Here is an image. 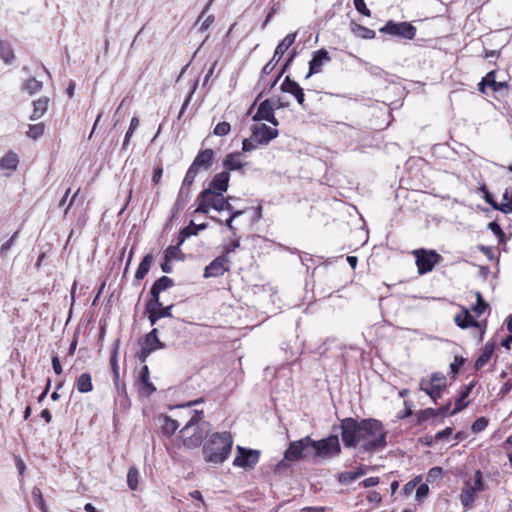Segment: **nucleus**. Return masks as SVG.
<instances>
[{
	"label": "nucleus",
	"mask_w": 512,
	"mask_h": 512,
	"mask_svg": "<svg viewBox=\"0 0 512 512\" xmlns=\"http://www.w3.org/2000/svg\"><path fill=\"white\" fill-rule=\"evenodd\" d=\"M232 447L233 438L229 432H215L203 444V458L207 463L221 465L229 458Z\"/></svg>",
	"instance_id": "1"
},
{
	"label": "nucleus",
	"mask_w": 512,
	"mask_h": 512,
	"mask_svg": "<svg viewBox=\"0 0 512 512\" xmlns=\"http://www.w3.org/2000/svg\"><path fill=\"white\" fill-rule=\"evenodd\" d=\"M367 424L363 428L364 436L360 445V451L364 453H377L387 446L388 430L383 423L376 418H365Z\"/></svg>",
	"instance_id": "2"
},
{
	"label": "nucleus",
	"mask_w": 512,
	"mask_h": 512,
	"mask_svg": "<svg viewBox=\"0 0 512 512\" xmlns=\"http://www.w3.org/2000/svg\"><path fill=\"white\" fill-rule=\"evenodd\" d=\"M367 421L346 417L340 421L341 440L345 448H356L361 445Z\"/></svg>",
	"instance_id": "3"
},
{
	"label": "nucleus",
	"mask_w": 512,
	"mask_h": 512,
	"mask_svg": "<svg viewBox=\"0 0 512 512\" xmlns=\"http://www.w3.org/2000/svg\"><path fill=\"white\" fill-rule=\"evenodd\" d=\"M311 443L315 445L316 458L331 459L338 457L342 452L339 437L336 434H330L323 439Z\"/></svg>",
	"instance_id": "4"
},
{
	"label": "nucleus",
	"mask_w": 512,
	"mask_h": 512,
	"mask_svg": "<svg viewBox=\"0 0 512 512\" xmlns=\"http://www.w3.org/2000/svg\"><path fill=\"white\" fill-rule=\"evenodd\" d=\"M412 253L415 257V263L419 275L431 272L443 259L439 253L432 249L428 250L425 248H419L414 250Z\"/></svg>",
	"instance_id": "5"
},
{
	"label": "nucleus",
	"mask_w": 512,
	"mask_h": 512,
	"mask_svg": "<svg viewBox=\"0 0 512 512\" xmlns=\"http://www.w3.org/2000/svg\"><path fill=\"white\" fill-rule=\"evenodd\" d=\"M379 32L398 37L400 39L413 40L416 36L417 29L410 22H396L394 20H388L386 24L379 29Z\"/></svg>",
	"instance_id": "6"
},
{
	"label": "nucleus",
	"mask_w": 512,
	"mask_h": 512,
	"mask_svg": "<svg viewBox=\"0 0 512 512\" xmlns=\"http://www.w3.org/2000/svg\"><path fill=\"white\" fill-rule=\"evenodd\" d=\"M140 345L141 349L137 355V358L141 363H145L151 353L166 347V344L160 341L158 337L157 328H153L149 333H147L143 337Z\"/></svg>",
	"instance_id": "7"
},
{
	"label": "nucleus",
	"mask_w": 512,
	"mask_h": 512,
	"mask_svg": "<svg viewBox=\"0 0 512 512\" xmlns=\"http://www.w3.org/2000/svg\"><path fill=\"white\" fill-rule=\"evenodd\" d=\"M296 36V32L289 33L276 46L272 59L262 68L260 80H263L264 76L269 75L274 70L285 52L294 44Z\"/></svg>",
	"instance_id": "8"
},
{
	"label": "nucleus",
	"mask_w": 512,
	"mask_h": 512,
	"mask_svg": "<svg viewBox=\"0 0 512 512\" xmlns=\"http://www.w3.org/2000/svg\"><path fill=\"white\" fill-rule=\"evenodd\" d=\"M236 452L237 455L232 463L234 467L253 469L260 460V451L256 449L245 448L237 445Z\"/></svg>",
	"instance_id": "9"
},
{
	"label": "nucleus",
	"mask_w": 512,
	"mask_h": 512,
	"mask_svg": "<svg viewBox=\"0 0 512 512\" xmlns=\"http://www.w3.org/2000/svg\"><path fill=\"white\" fill-rule=\"evenodd\" d=\"M174 304L164 306L161 301L153 303L152 301H146L145 303V314L147 315L148 321L151 326H154L162 318H171Z\"/></svg>",
	"instance_id": "10"
},
{
	"label": "nucleus",
	"mask_w": 512,
	"mask_h": 512,
	"mask_svg": "<svg viewBox=\"0 0 512 512\" xmlns=\"http://www.w3.org/2000/svg\"><path fill=\"white\" fill-rule=\"evenodd\" d=\"M274 98L265 99L258 105L256 113L252 116L254 122L267 121L274 127L279 125L278 119L275 117Z\"/></svg>",
	"instance_id": "11"
},
{
	"label": "nucleus",
	"mask_w": 512,
	"mask_h": 512,
	"mask_svg": "<svg viewBox=\"0 0 512 512\" xmlns=\"http://www.w3.org/2000/svg\"><path fill=\"white\" fill-rule=\"evenodd\" d=\"M252 139L258 145H268L272 140L278 137L279 131L264 123L254 124L250 127Z\"/></svg>",
	"instance_id": "12"
},
{
	"label": "nucleus",
	"mask_w": 512,
	"mask_h": 512,
	"mask_svg": "<svg viewBox=\"0 0 512 512\" xmlns=\"http://www.w3.org/2000/svg\"><path fill=\"white\" fill-rule=\"evenodd\" d=\"M209 423L202 422L200 425H195L193 433L190 432L186 435H181L183 438V445L188 449H194L202 445L204 437L208 433Z\"/></svg>",
	"instance_id": "13"
},
{
	"label": "nucleus",
	"mask_w": 512,
	"mask_h": 512,
	"mask_svg": "<svg viewBox=\"0 0 512 512\" xmlns=\"http://www.w3.org/2000/svg\"><path fill=\"white\" fill-rule=\"evenodd\" d=\"M220 197H222V193L215 194L210 189H203L196 198L197 207L194 213L208 214Z\"/></svg>",
	"instance_id": "14"
},
{
	"label": "nucleus",
	"mask_w": 512,
	"mask_h": 512,
	"mask_svg": "<svg viewBox=\"0 0 512 512\" xmlns=\"http://www.w3.org/2000/svg\"><path fill=\"white\" fill-rule=\"evenodd\" d=\"M230 260L226 255L213 259L204 269L203 277H219L229 270Z\"/></svg>",
	"instance_id": "15"
},
{
	"label": "nucleus",
	"mask_w": 512,
	"mask_h": 512,
	"mask_svg": "<svg viewBox=\"0 0 512 512\" xmlns=\"http://www.w3.org/2000/svg\"><path fill=\"white\" fill-rule=\"evenodd\" d=\"M330 61L331 57L326 49L322 48L314 51L309 61V70L305 78L308 79L312 75L320 73L322 71V66Z\"/></svg>",
	"instance_id": "16"
},
{
	"label": "nucleus",
	"mask_w": 512,
	"mask_h": 512,
	"mask_svg": "<svg viewBox=\"0 0 512 512\" xmlns=\"http://www.w3.org/2000/svg\"><path fill=\"white\" fill-rule=\"evenodd\" d=\"M280 90L283 93L291 94L295 97L297 103L305 108V93L303 88L299 85L298 82L291 79L290 76H286L283 82L280 85Z\"/></svg>",
	"instance_id": "17"
},
{
	"label": "nucleus",
	"mask_w": 512,
	"mask_h": 512,
	"mask_svg": "<svg viewBox=\"0 0 512 512\" xmlns=\"http://www.w3.org/2000/svg\"><path fill=\"white\" fill-rule=\"evenodd\" d=\"M174 286V280L166 275L159 277L155 280L150 288L148 293V300L153 303H157L160 300L161 292L168 290L169 288Z\"/></svg>",
	"instance_id": "18"
},
{
	"label": "nucleus",
	"mask_w": 512,
	"mask_h": 512,
	"mask_svg": "<svg viewBox=\"0 0 512 512\" xmlns=\"http://www.w3.org/2000/svg\"><path fill=\"white\" fill-rule=\"evenodd\" d=\"M136 386L140 394L146 397L151 396L156 391L155 385L150 381V371L147 365L142 366Z\"/></svg>",
	"instance_id": "19"
},
{
	"label": "nucleus",
	"mask_w": 512,
	"mask_h": 512,
	"mask_svg": "<svg viewBox=\"0 0 512 512\" xmlns=\"http://www.w3.org/2000/svg\"><path fill=\"white\" fill-rule=\"evenodd\" d=\"M215 152L213 149L207 148L200 150L193 162L191 163V167H194L195 170L200 172L201 170L207 171L211 168L214 162Z\"/></svg>",
	"instance_id": "20"
},
{
	"label": "nucleus",
	"mask_w": 512,
	"mask_h": 512,
	"mask_svg": "<svg viewBox=\"0 0 512 512\" xmlns=\"http://www.w3.org/2000/svg\"><path fill=\"white\" fill-rule=\"evenodd\" d=\"M230 174L227 171H221L215 174L206 189H210L215 194H224L229 188Z\"/></svg>",
	"instance_id": "21"
},
{
	"label": "nucleus",
	"mask_w": 512,
	"mask_h": 512,
	"mask_svg": "<svg viewBox=\"0 0 512 512\" xmlns=\"http://www.w3.org/2000/svg\"><path fill=\"white\" fill-rule=\"evenodd\" d=\"M476 384H477V381L472 380L469 384L465 385L461 389V391L455 401V406H454L453 410H451V412H450V416L456 415L457 413L461 412L469 405V401H466V399L469 397L470 393L472 392V390L476 386Z\"/></svg>",
	"instance_id": "22"
},
{
	"label": "nucleus",
	"mask_w": 512,
	"mask_h": 512,
	"mask_svg": "<svg viewBox=\"0 0 512 512\" xmlns=\"http://www.w3.org/2000/svg\"><path fill=\"white\" fill-rule=\"evenodd\" d=\"M223 171H227L229 174L231 171H239L244 167V163L241 160V152L228 153L222 161Z\"/></svg>",
	"instance_id": "23"
},
{
	"label": "nucleus",
	"mask_w": 512,
	"mask_h": 512,
	"mask_svg": "<svg viewBox=\"0 0 512 512\" xmlns=\"http://www.w3.org/2000/svg\"><path fill=\"white\" fill-rule=\"evenodd\" d=\"M303 450L304 442L302 441V438L292 441L284 452V458L292 462L299 461L303 459Z\"/></svg>",
	"instance_id": "24"
},
{
	"label": "nucleus",
	"mask_w": 512,
	"mask_h": 512,
	"mask_svg": "<svg viewBox=\"0 0 512 512\" xmlns=\"http://www.w3.org/2000/svg\"><path fill=\"white\" fill-rule=\"evenodd\" d=\"M455 324L461 329H467L469 327H475L481 329L480 322L476 321L467 309L457 314L454 317Z\"/></svg>",
	"instance_id": "25"
},
{
	"label": "nucleus",
	"mask_w": 512,
	"mask_h": 512,
	"mask_svg": "<svg viewBox=\"0 0 512 512\" xmlns=\"http://www.w3.org/2000/svg\"><path fill=\"white\" fill-rule=\"evenodd\" d=\"M207 227V223L195 224L193 221H191L188 226L180 229L177 240H180V244H183L187 238L197 235L200 231L205 230Z\"/></svg>",
	"instance_id": "26"
},
{
	"label": "nucleus",
	"mask_w": 512,
	"mask_h": 512,
	"mask_svg": "<svg viewBox=\"0 0 512 512\" xmlns=\"http://www.w3.org/2000/svg\"><path fill=\"white\" fill-rule=\"evenodd\" d=\"M419 389L425 392L433 401V403H437V400L441 398L442 390L439 385H434L428 381L426 378H422L419 382Z\"/></svg>",
	"instance_id": "27"
},
{
	"label": "nucleus",
	"mask_w": 512,
	"mask_h": 512,
	"mask_svg": "<svg viewBox=\"0 0 512 512\" xmlns=\"http://www.w3.org/2000/svg\"><path fill=\"white\" fill-rule=\"evenodd\" d=\"M476 492L470 487V479L464 482V487L459 495L460 502L465 509H470L475 501Z\"/></svg>",
	"instance_id": "28"
},
{
	"label": "nucleus",
	"mask_w": 512,
	"mask_h": 512,
	"mask_svg": "<svg viewBox=\"0 0 512 512\" xmlns=\"http://www.w3.org/2000/svg\"><path fill=\"white\" fill-rule=\"evenodd\" d=\"M495 350L494 342L488 341L485 343L481 354L478 356L474 363V369L480 370L492 357Z\"/></svg>",
	"instance_id": "29"
},
{
	"label": "nucleus",
	"mask_w": 512,
	"mask_h": 512,
	"mask_svg": "<svg viewBox=\"0 0 512 512\" xmlns=\"http://www.w3.org/2000/svg\"><path fill=\"white\" fill-rule=\"evenodd\" d=\"M158 419L161 422V432L167 437L172 436L179 428V422L168 415H160Z\"/></svg>",
	"instance_id": "30"
},
{
	"label": "nucleus",
	"mask_w": 512,
	"mask_h": 512,
	"mask_svg": "<svg viewBox=\"0 0 512 512\" xmlns=\"http://www.w3.org/2000/svg\"><path fill=\"white\" fill-rule=\"evenodd\" d=\"M297 51L293 49L289 54L288 57L285 59L283 65L279 69L277 75L274 77V79L267 85L268 89H273L276 84L279 82L281 77L286 73V71L289 69V67L292 65L293 61L297 57Z\"/></svg>",
	"instance_id": "31"
},
{
	"label": "nucleus",
	"mask_w": 512,
	"mask_h": 512,
	"mask_svg": "<svg viewBox=\"0 0 512 512\" xmlns=\"http://www.w3.org/2000/svg\"><path fill=\"white\" fill-rule=\"evenodd\" d=\"M49 104V98L42 96L39 99L33 101V112L30 116V120L35 121L40 119L47 111Z\"/></svg>",
	"instance_id": "32"
},
{
	"label": "nucleus",
	"mask_w": 512,
	"mask_h": 512,
	"mask_svg": "<svg viewBox=\"0 0 512 512\" xmlns=\"http://www.w3.org/2000/svg\"><path fill=\"white\" fill-rule=\"evenodd\" d=\"M153 259H154V257H153L152 253H147L146 255H144V257L142 258V260L139 263L138 268L135 272L134 277H135L136 281L142 280L148 274V272L151 268Z\"/></svg>",
	"instance_id": "33"
},
{
	"label": "nucleus",
	"mask_w": 512,
	"mask_h": 512,
	"mask_svg": "<svg viewBox=\"0 0 512 512\" xmlns=\"http://www.w3.org/2000/svg\"><path fill=\"white\" fill-rule=\"evenodd\" d=\"M180 240H177L175 245L168 246L163 253V256L173 261H185L186 256L181 250Z\"/></svg>",
	"instance_id": "34"
},
{
	"label": "nucleus",
	"mask_w": 512,
	"mask_h": 512,
	"mask_svg": "<svg viewBox=\"0 0 512 512\" xmlns=\"http://www.w3.org/2000/svg\"><path fill=\"white\" fill-rule=\"evenodd\" d=\"M431 420L433 426H437L442 423V420H438L434 413V408H425L420 410L416 414V425H422L424 422Z\"/></svg>",
	"instance_id": "35"
},
{
	"label": "nucleus",
	"mask_w": 512,
	"mask_h": 512,
	"mask_svg": "<svg viewBox=\"0 0 512 512\" xmlns=\"http://www.w3.org/2000/svg\"><path fill=\"white\" fill-rule=\"evenodd\" d=\"M19 163L18 155L13 151H8L0 158V169L14 171Z\"/></svg>",
	"instance_id": "36"
},
{
	"label": "nucleus",
	"mask_w": 512,
	"mask_h": 512,
	"mask_svg": "<svg viewBox=\"0 0 512 512\" xmlns=\"http://www.w3.org/2000/svg\"><path fill=\"white\" fill-rule=\"evenodd\" d=\"M76 388L80 393H88L93 390L92 377L90 373H82L76 379Z\"/></svg>",
	"instance_id": "37"
},
{
	"label": "nucleus",
	"mask_w": 512,
	"mask_h": 512,
	"mask_svg": "<svg viewBox=\"0 0 512 512\" xmlns=\"http://www.w3.org/2000/svg\"><path fill=\"white\" fill-rule=\"evenodd\" d=\"M351 31L358 37L362 39H374L376 36V33L374 30L365 27L363 25H360L356 23L355 21H351L350 23Z\"/></svg>",
	"instance_id": "38"
},
{
	"label": "nucleus",
	"mask_w": 512,
	"mask_h": 512,
	"mask_svg": "<svg viewBox=\"0 0 512 512\" xmlns=\"http://www.w3.org/2000/svg\"><path fill=\"white\" fill-rule=\"evenodd\" d=\"M192 416L191 418L189 419V421L185 424V426L180 430V434L181 435H186L190 432V430L195 426V425H200L202 422V418L204 417V412L203 410H193L192 411Z\"/></svg>",
	"instance_id": "39"
},
{
	"label": "nucleus",
	"mask_w": 512,
	"mask_h": 512,
	"mask_svg": "<svg viewBox=\"0 0 512 512\" xmlns=\"http://www.w3.org/2000/svg\"><path fill=\"white\" fill-rule=\"evenodd\" d=\"M118 346H119V339L116 340L114 343L113 349L111 351L110 355V366L113 373V376L116 380H118V375H120V368L118 365Z\"/></svg>",
	"instance_id": "40"
},
{
	"label": "nucleus",
	"mask_w": 512,
	"mask_h": 512,
	"mask_svg": "<svg viewBox=\"0 0 512 512\" xmlns=\"http://www.w3.org/2000/svg\"><path fill=\"white\" fill-rule=\"evenodd\" d=\"M0 58L6 63L11 64L15 59V55L10 44L0 40Z\"/></svg>",
	"instance_id": "41"
},
{
	"label": "nucleus",
	"mask_w": 512,
	"mask_h": 512,
	"mask_svg": "<svg viewBox=\"0 0 512 512\" xmlns=\"http://www.w3.org/2000/svg\"><path fill=\"white\" fill-rule=\"evenodd\" d=\"M19 237V231H15L11 237L5 241L1 247H0V257L1 259H6L8 257V253L10 251V249L15 245L17 239Z\"/></svg>",
	"instance_id": "42"
},
{
	"label": "nucleus",
	"mask_w": 512,
	"mask_h": 512,
	"mask_svg": "<svg viewBox=\"0 0 512 512\" xmlns=\"http://www.w3.org/2000/svg\"><path fill=\"white\" fill-rule=\"evenodd\" d=\"M304 442V450H303V459L316 458V451L314 450V446L311 442H316V440L312 439L310 436H305L302 438Z\"/></svg>",
	"instance_id": "43"
},
{
	"label": "nucleus",
	"mask_w": 512,
	"mask_h": 512,
	"mask_svg": "<svg viewBox=\"0 0 512 512\" xmlns=\"http://www.w3.org/2000/svg\"><path fill=\"white\" fill-rule=\"evenodd\" d=\"M470 487H472V490H474L476 493L483 492L486 490V484L484 482L481 470L475 471L473 483L470 480Z\"/></svg>",
	"instance_id": "44"
},
{
	"label": "nucleus",
	"mask_w": 512,
	"mask_h": 512,
	"mask_svg": "<svg viewBox=\"0 0 512 512\" xmlns=\"http://www.w3.org/2000/svg\"><path fill=\"white\" fill-rule=\"evenodd\" d=\"M488 229L496 236L499 244H505L507 241L506 234L501 229L499 223L494 220L488 224Z\"/></svg>",
	"instance_id": "45"
},
{
	"label": "nucleus",
	"mask_w": 512,
	"mask_h": 512,
	"mask_svg": "<svg viewBox=\"0 0 512 512\" xmlns=\"http://www.w3.org/2000/svg\"><path fill=\"white\" fill-rule=\"evenodd\" d=\"M44 130V123L29 125L26 135L33 140H37L44 134Z\"/></svg>",
	"instance_id": "46"
},
{
	"label": "nucleus",
	"mask_w": 512,
	"mask_h": 512,
	"mask_svg": "<svg viewBox=\"0 0 512 512\" xmlns=\"http://www.w3.org/2000/svg\"><path fill=\"white\" fill-rule=\"evenodd\" d=\"M139 471L135 466H131L127 473V485L131 490L138 487Z\"/></svg>",
	"instance_id": "47"
},
{
	"label": "nucleus",
	"mask_w": 512,
	"mask_h": 512,
	"mask_svg": "<svg viewBox=\"0 0 512 512\" xmlns=\"http://www.w3.org/2000/svg\"><path fill=\"white\" fill-rule=\"evenodd\" d=\"M42 87L43 83L41 81H38L36 78H30L24 83L23 89L30 95H33L41 91Z\"/></svg>",
	"instance_id": "48"
},
{
	"label": "nucleus",
	"mask_w": 512,
	"mask_h": 512,
	"mask_svg": "<svg viewBox=\"0 0 512 512\" xmlns=\"http://www.w3.org/2000/svg\"><path fill=\"white\" fill-rule=\"evenodd\" d=\"M467 359L463 356L456 355L454 361L450 364V374L453 379L459 374L461 367L466 363Z\"/></svg>",
	"instance_id": "49"
},
{
	"label": "nucleus",
	"mask_w": 512,
	"mask_h": 512,
	"mask_svg": "<svg viewBox=\"0 0 512 512\" xmlns=\"http://www.w3.org/2000/svg\"><path fill=\"white\" fill-rule=\"evenodd\" d=\"M32 499H33L34 504L42 512H47V507H46V504H45V501H44V498H43V495H42V492H41L40 488L34 487L32 489Z\"/></svg>",
	"instance_id": "50"
},
{
	"label": "nucleus",
	"mask_w": 512,
	"mask_h": 512,
	"mask_svg": "<svg viewBox=\"0 0 512 512\" xmlns=\"http://www.w3.org/2000/svg\"><path fill=\"white\" fill-rule=\"evenodd\" d=\"M488 307L489 305L482 297V294L480 292H476V303L472 306V310L476 313L477 316H480Z\"/></svg>",
	"instance_id": "51"
},
{
	"label": "nucleus",
	"mask_w": 512,
	"mask_h": 512,
	"mask_svg": "<svg viewBox=\"0 0 512 512\" xmlns=\"http://www.w3.org/2000/svg\"><path fill=\"white\" fill-rule=\"evenodd\" d=\"M189 199L190 188L181 186L176 198L177 206H185L189 202Z\"/></svg>",
	"instance_id": "52"
},
{
	"label": "nucleus",
	"mask_w": 512,
	"mask_h": 512,
	"mask_svg": "<svg viewBox=\"0 0 512 512\" xmlns=\"http://www.w3.org/2000/svg\"><path fill=\"white\" fill-rule=\"evenodd\" d=\"M488 424L489 420L486 417H479L472 423L471 431L473 433H480L487 428Z\"/></svg>",
	"instance_id": "53"
},
{
	"label": "nucleus",
	"mask_w": 512,
	"mask_h": 512,
	"mask_svg": "<svg viewBox=\"0 0 512 512\" xmlns=\"http://www.w3.org/2000/svg\"><path fill=\"white\" fill-rule=\"evenodd\" d=\"M428 381L434 385H439L442 391L446 388V376L441 372L432 373Z\"/></svg>",
	"instance_id": "54"
},
{
	"label": "nucleus",
	"mask_w": 512,
	"mask_h": 512,
	"mask_svg": "<svg viewBox=\"0 0 512 512\" xmlns=\"http://www.w3.org/2000/svg\"><path fill=\"white\" fill-rule=\"evenodd\" d=\"M443 475V469L439 466H434L429 469L426 480L428 483H434L438 481Z\"/></svg>",
	"instance_id": "55"
},
{
	"label": "nucleus",
	"mask_w": 512,
	"mask_h": 512,
	"mask_svg": "<svg viewBox=\"0 0 512 512\" xmlns=\"http://www.w3.org/2000/svg\"><path fill=\"white\" fill-rule=\"evenodd\" d=\"M421 479H422V477L419 475V476L414 477L412 480L408 481L403 486L402 493L405 496H410L412 494V492L414 491V489L416 488V486L420 483Z\"/></svg>",
	"instance_id": "56"
},
{
	"label": "nucleus",
	"mask_w": 512,
	"mask_h": 512,
	"mask_svg": "<svg viewBox=\"0 0 512 512\" xmlns=\"http://www.w3.org/2000/svg\"><path fill=\"white\" fill-rule=\"evenodd\" d=\"M198 173L199 172L197 170H195L194 167L189 166V168H188V170H187V172L185 174V177H184V179L182 181V185L181 186L189 187L190 188L192 186V184H193V182H194V180H195V178H196Z\"/></svg>",
	"instance_id": "57"
},
{
	"label": "nucleus",
	"mask_w": 512,
	"mask_h": 512,
	"mask_svg": "<svg viewBox=\"0 0 512 512\" xmlns=\"http://www.w3.org/2000/svg\"><path fill=\"white\" fill-rule=\"evenodd\" d=\"M357 480L354 471H344L338 475V481L342 485H349Z\"/></svg>",
	"instance_id": "58"
},
{
	"label": "nucleus",
	"mask_w": 512,
	"mask_h": 512,
	"mask_svg": "<svg viewBox=\"0 0 512 512\" xmlns=\"http://www.w3.org/2000/svg\"><path fill=\"white\" fill-rule=\"evenodd\" d=\"M231 130V125L230 123L226 122V121H222V122H219L215 127H214V130H213V133L216 135V136H226Z\"/></svg>",
	"instance_id": "59"
},
{
	"label": "nucleus",
	"mask_w": 512,
	"mask_h": 512,
	"mask_svg": "<svg viewBox=\"0 0 512 512\" xmlns=\"http://www.w3.org/2000/svg\"><path fill=\"white\" fill-rule=\"evenodd\" d=\"M429 494V486L426 483H419L416 486V500L421 502Z\"/></svg>",
	"instance_id": "60"
},
{
	"label": "nucleus",
	"mask_w": 512,
	"mask_h": 512,
	"mask_svg": "<svg viewBox=\"0 0 512 512\" xmlns=\"http://www.w3.org/2000/svg\"><path fill=\"white\" fill-rule=\"evenodd\" d=\"M450 407H451V401H448L446 404L442 405L441 407L434 409V413L436 415V418L438 420L444 419L447 415H450Z\"/></svg>",
	"instance_id": "61"
},
{
	"label": "nucleus",
	"mask_w": 512,
	"mask_h": 512,
	"mask_svg": "<svg viewBox=\"0 0 512 512\" xmlns=\"http://www.w3.org/2000/svg\"><path fill=\"white\" fill-rule=\"evenodd\" d=\"M213 209L221 212L225 210H231V203L229 202V198H225L224 194L217 200V204L213 206Z\"/></svg>",
	"instance_id": "62"
},
{
	"label": "nucleus",
	"mask_w": 512,
	"mask_h": 512,
	"mask_svg": "<svg viewBox=\"0 0 512 512\" xmlns=\"http://www.w3.org/2000/svg\"><path fill=\"white\" fill-rule=\"evenodd\" d=\"M481 191L483 192L484 201L494 209V205H498V202L495 200L494 195L489 191V189L485 185L481 187Z\"/></svg>",
	"instance_id": "63"
},
{
	"label": "nucleus",
	"mask_w": 512,
	"mask_h": 512,
	"mask_svg": "<svg viewBox=\"0 0 512 512\" xmlns=\"http://www.w3.org/2000/svg\"><path fill=\"white\" fill-rule=\"evenodd\" d=\"M355 9L363 16L370 17L371 11L367 8L364 0H353Z\"/></svg>",
	"instance_id": "64"
}]
</instances>
